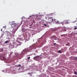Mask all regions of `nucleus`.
I'll return each mask as SVG.
<instances>
[{
  "label": "nucleus",
  "mask_w": 77,
  "mask_h": 77,
  "mask_svg": "<svg viewBox=\"0 0 77 77\" xmlns=\"http://www.w3.org/2000/svg\"><path fill=\"white\" fill-rule=\"evenodd\" d=\"M69 44V43H67L66 44V46H68V45Z\"/></svg>",
  "instance_id": "nucleus-14"
},
{
  "label": "nucleus",
  "mask_w": 77,
  "mask_h": 77,
  "mask_svg": "<svg viewBox=\"0 0 77 77\" xmlns=\"http://www.w3.org/2000/svg\"><path fill=\"white\" fill-rule=\"evenodd\" d=\"M19 39H20V40H21V38H18Z\"/></svg>",
  "instance_id": "nucleus-23"
},
{
  "label": "nucleus",
  "mask_w": 77,
  "mask_h": 77,
  "mask_svg": "<svg viewBox=\"0 0 77 77\" xmlns=\"http://www.w3.org/2000/svg\"><path fill=\"white\" fill-rule=\"evenodd\" d=\"M77 29V26H74V30H75Z\"/></svg>",
  "instance_id": "nucleus-10"
},
{
  "label": "nucleus",
  "mask_w": 77,
  "mask_h": 77,
  "mask_svg": "<svg viewBox=\"0 0 77 77\" xmlns=\"http://www.w3.org/2000/svg\"><path fill=\"white\" fill-rule=\"evenodd\" d=\"M66 34H64L63 35H61V36H66Z\"/></svg>",
  "instance_id": "nucleus-11"
},
{
  "label": "nucleus",
  "mask_w": 77,
  "mask_h": 77,
  "mask_svg": "<svg viewBox=\"0 0 77 77\" xmlns=\"http://www.w3.org/2000/svg\"><path fill=\"white\" fill-rule=\"evenodd\" d=\"M18 67H21V65L20 64L17 65Z\"/></svg>",
  "instance_id": "nucleus-16"
},
{
  "label": "nucleus",
  "mask_w": 77,
  "mask_h": 77,
  "mask_svg": "<svg viewBox=\"0 0 77 77\" xmlns=\"http://www.w3.org/2000/svg\"><path fill=\"white\" fill-rule=\"evenodd\" d=\"M2 51H3V49H2Z\"/></svg>",
  "instance_id": "nucleus-31"
},
{
  "label": "nucleus",
  "mask_w": 77,
  "mask_h": 77,
  "mask_svg": "<svg viewBox=\"0 0 77 77\" xmlns=\"http://www.w3.org/2000/svg\"><path fill=\"white\" fill-rule=\"evenodd\" d=\"M33 59H34V60H37V61H39V60L41 59V57L39 56H35L34 57Z\"/></svg>",
  "instance_id": "nucleus-1"
},
{
  "label": "nucleus",
  "mask_w": 77,
  "mask_h": 77,
  "mask_svg": "<svg viewBox=\"0 0 77 77\" xmlns=\"http://www.w3.org/2000/svg\"><path fill=\"white\" fill-rule=\"evenodd\" d=\"M33 41H34V40H33Z\"/></svg>",
  "instance_id": "nucleus-32"
},
{
  "label": "nucleus",
  "mask_w": 77,
  "mask_h": 77,
  "mask_svg": "<svg viewBox=\"0 0 77 77\" xmlns=\"http://www.w3.org/2000/svg\"><path fill=\"white\" fill-rule=\"evenodd\" d=\"M74 73L75 74V75H77V72H74Z\"/></svg>",
  "instance_id": "nucleus-17"
},
{
  "label": "nucleus",
  "mask_w": 77,
  "mask_h": 77,
  "mask_svg": "<svg viewBox=\"0 0 77 77\" xmlns=\"http://www.w3.org/2000/svg\"><path fill=\"white\" fill-rule=\"evenodd\" d=\"M54 39L55 40H56V37L53 36L52 38Z\"/></svg>",
  "instance_id": "nucleus-12"
},
{
  "label": "nucleus",
  "mask_w": 77,
  "mask_h": 77,
  "mask_svg": "<svg viewBox=\"0 0 77 77\" xmlns=\"http://www.w3.org/2000/svg\"><path fill=\"white\" fill-rule=\"evenodd\" d=\"M16 29H13L12 31V32L13 33H15V32H16Z\"/></svg>",
  "instance_id": "nucleus-6"
},
{
  "label": "nucleus",
  "mask_w": 77,
  "mask_h": 77,
  "mask_svg": "<svg viewBox=\"0 0 77 77\" xmlns=\"http://www.w3.org/2000/svg\"><path fill=\"white\" fill-rule=\"evenodd\" d=\"M64 30H65V32H66V29H64Z\"/></svg>",
  "instance_id": "nucleus-30"
},
{
  "label": "nucleus",
  "mask_w": 77,
  "mask_h": 77,
  "mask_svg": "<svg viewBox=\"0 0 77 77\" xmlns=\"http://www.w3.org/2000/svg\"><path fill=\"white\" fill-rule=\"evenodd\" d=\"M10 53H11L10 55H12V52H10Z\"/></svg>",
  "instance_id": "nucleus-19"
},
{
  "label": "nucleus",
  "mask_w": 77,
  "mask_h": 77,
  "mask_svg": "<svg viewBox=\"0 0 77 77\" xmlns=\"http://www.w3.org/2000/svg\"><path fill=\"white\" fill-rule=\"evenodd\" d=\"M49 20L50 21V22H53V21H54L53 19V18L51 17H48Z\"/></svg>",
  "instance_id": "nucleus-3"
},
{
  "label": "nucleus",
  "mask_w": 77,
  "mask_h": 77,
  "mask_svg": "<svg viewBox=\"0 0 77 77\" xmlns=\"http://www.w3.org/2000/svg\"><path fill=\"white\" fill-rule=\"evenodd\" d=\"M28 74H29V75H30V76H31V77H33L32 73H28Z\"/></svg>",
  "instance_id": "nucleus-8"
},
{
  "label": "nucleus",
  "mask_w": 77,
  "mask_h": 77,
  "mask_svg": "<svg viewBox=\"0 0 77 77\" xmlns=\"http://www.w3.org/2000/svg\"><path fill=\"white\" fill-rule=\"evenodd\" d=\"M76 35H77V33H75L74 32H72L70 34V35H71V36L73 35L74 36Z\"/></svg>",
  "instance_id": "nucleus-5"
},
{
  "label": "nucleus",
  "mask_w": 77,
  "mask_h": 77,
  "mask_svg": "<svg viewBox=\"0 0 77 77\" xmlns=\"http://www.w3.org/2000/svg\"><path fill=\"white\" fill-rule=\"evenodd\" d=\"M16 25H17V23H12V24L11 25V27H15Z\"/></svg>",
  "instance_id": "nucleus-4"
},
{
  "label": "nucleus",
  "mask_w": 77,
  "mask_h": 77,
  "mask_svg": "<svg viewBox=\"0 0 77 77\" xmlns=\"http://www.w3.org/2000/svg\"><path fill=\"white\" fill-rule=\"evenodd\" d=\"M8 42H9V41H7L5 42V44H7V43H8Z\"/></svg>",
  "instance_id": "nucleus-13"
},
{
  "label": "nucleus",
  "mask_w": 77,
  "mask_h": 77,
  "mask_svg": "<svg viewBox=\"0 0 77 77\" xmlns=\"http://www.w3.org/2000/svg\"><path fill=\"white\" fill-rule=\"evenodd\" d=\"M57 23H58V24H60V23L59 22V21H57Z\"/></svg>",
  "instance_id": "nucleus-21"
},
{
  "label": "nucleus",
  "mask_w": 77,
  "mask_h": 77,
  "mask_svg": "<svg viewBox=\"0 0 77 77\" xmlns=\"http://www.w3.org/2000/svg\"><path fill=\"white\" fill-rule=\"evenodd\" d=\"M63 21L64 22V23H65V24H66H66H68V20H64Z\"/></svg>",
  "instance_id": "nucleus-7"
},
{
  "label": "nucleus",
  "mask_w": 77,
  "mask_h": 77,
  "mask_svg": "<svg viewBox=\"0 0 77 77\" xmlns=\"http://www.w3.org/2000/svg\"><path fill=\"white\" fill-rule=\"evenodd\" d=\"M13 45L14 47V48H17V47H18V46H20V45H21V44H18L17 43H15Z\"/></svg>",
  "instance_id": "nucleus-2"
},
{
  "label": "nucleus",
  "mask_w": 77,
  "mask_h": 77,
  "mask_svg": "<svg viewBox=\"0 0 77 77\" xmlns=\"http://www.w3.org/2000/svg\"><path fill=\"white\" fill-rule=\"evenodd\" d=\"M30 57H28L27 58H28V59H30Z\"/></svg>",
  "instance_id": "nucleus-20"
},
{
  "label": "nucleus",
  "mask_w": 77,
  "mask_h": 77,
  "mask_svg": "<svg viewBox=\"0 0 77 77\" xmlns=\"http://www.w3.org/2000/svg\"><path fill=\"white\" fill-rule=\"evenodd\" d=\"M34 55H35H35H36V54H34Z\"/></svg>",
  "instance_id": "nucleus-29"
},
{
  "label": "nucleus",
  "mask_w": 77,
  "mask_h": 77,
  "mask_svg": "<svg viewBox=\"0 0 77 77\" xmlns=\"http://www.w3.org/2000/svg\"><path fill=\"white\" fill-rule=\"evenodd\" d=\"M72 23H76V21H72Z\"/></svg>",
  "instance_id": "nucleus-15"
},
{
  "label": "nucleus",
  "mask_w": 77,
  "mask_h": 77,
  "mask_svg": "<svg viewBox=\"0 0 77 77\" xmlns=\"http://www.w3.org/2000/svg\"><path fill=\"white\" fill-rule=\"evenodd\" d=\"M76 47H77V46H76Z\"/></svg>",
  "instance_id": "nucleus-34"
},
{
  "label": "nucleus",
  "mask_w": 77,
  "mask_h": 77,
  "mask_svg": "<svg viewBox=\"0 0 77 77\" xmlns=\"http://www.w3.org/2000/svg\"><path fill=\"white\" fill-rule=\"evenodd\" d=\"M3 27H4V26H3Z\"/></svg>",
  "instance_id": "nucleus-33"
},
{
  "label": "nucleus",
  "mask_w": 77,
  "mask_h": 77,
  "mask_svg": "<svg viewBox=\"0 0 77 77\" xmlns=\"http://www.w3.org/2000/svg\"><path fill=\"white\" fill-rule=\"evenodd\" d=\"M16 26H17V28H18L20 27V25L18 24H16Z\"/></svg>",
  "instance_id": "nucleus-9"
},
{
  "label": "nucleus",
  "mask_w": 77,
  "mask_h": 77,
  "mask_svg": "<svg viewBox=\"0 0 77 77\" xmlns=\"http://www.w3.org/2000/svg\"><path fill=\"white\" fill-rule=\"evenodd\" d=\"M34 45H32V47H35V46H34Z\"/></svg>",
  "instance_id": "nucleus-25"
},
{
  "label": "nucleus",
  "mask_w": 77,
  "mask_h": 77,
  "mask_svg": "<svg viewBox=\"0 0 77 77\" xmlns=\"http://www.w3.org/2000/svg\"><path fill=\"white\" fill-rule=\"evenodd\" d=\"M58 52H59V53H61V51H58Z\"/></svg>",
  "instance_id": "nucleus-22"
},
{
  "label": "nucleus",
  "mask_w": 77,
  "mask_h": 77,
  "mask_svg": "<svg viewBox=\"0 0 77 77\" xmlns=\"http://www.w3.org/2000/svg\"><path fill=\"white\" fill-rule=\"evenodd\" d=\"M3 58L4 59H5V57H3Z\"/></svg>",
  "instance_id": "nucleus-26"
},
{
  "label": "nucleus",
  "mask_w": 77,
  "mask_h": 77,
  "mask_svg": "<svg viewBox=\"0 0 77 77\" xmlns=\"http://www.w3.org/2000/svg\"><path fill=\"white\" fill-rule=\"evenodd\" d=\"M45 26H47V25H46V24H45Z\"/></svg>",
  "instance_id": "nucleus-28"
},
{
  "label": "nucleus",
  "mask_w": 77,
  "mask_h": 77,
  "mask_svg": "<svg viewBox=\"0 0 77 77\" xmlns=\"http://www.w3.org/2000/svg\"><path fill=\"white\" fill-rule=\"evenodd\" d=\"M54 45H56V43H54Z\"/></svg>",
  "instance_id": "nucleus-27"
},
{
  "label": "nucleus",
  "mask_w": 77,
  "mask_h": 77,
  "mask_svg": "<svg viewBox=\"0 0 77 77\" xmlns=\"http://www.w3.org/2000/svg\"><path fill=\"white\" fill-rule=\"evenodd\" d=\"M1 32H2V31H3V30L2 29H1Z\"/></svg>",
  "instance_id": "nucleus-24"
},
{
  "label": "nucleus",
  "mask_w": 77,
  "mask_h": 77,
  "mask_svg": "<svg viewBox=\"0 0 77 77\" xmlns=\"http://www.w3.org/2000/svg\"><path fill=\"white\" fill-rule=\"evenodd\" d=\"M74 59H75V60H76V59H77V57H75L74 58Z\"/></svg>",
  "instance_id": "nucleus-18"
}]
</instances>
